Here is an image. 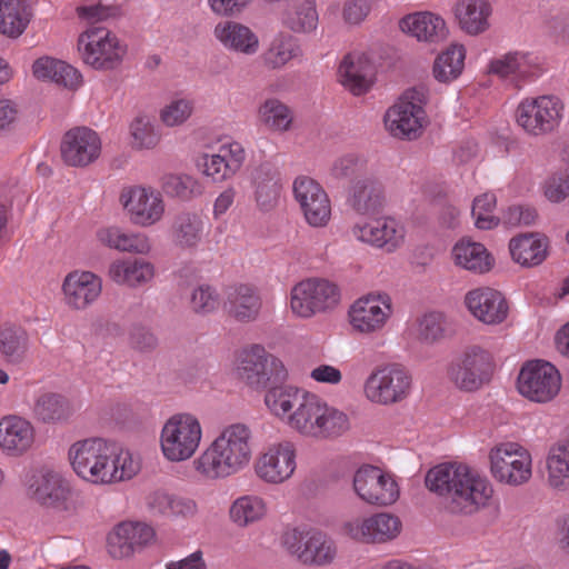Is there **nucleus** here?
Segmentation results:
<instances>
[{
    "label": "nucleus",
    "mask_w": 569,
    "mask_h": 569,
    "mask_svg": "<svg viewBox=\"0 0 569 569\" xmlns=\"http://www.w3.org/2000/svg\"><path fill=\"white\" fill-rule=\"evenodd\" d=\"M68 460L76 476L93 486L129 481L141 470L138 455L100 437L73 442L68 450Z\"/></svg>",
    "instance_id": "1"
},
{
    "label": "nucleus",
    "mask_w": 569,
    "mask_h": 569,
    "mask_svg": "<svg viewBox=\"0 0 569 569\" xmlns=\"http://www.w3.org/2000/svg\"><path fill=\"white\" fill-rule=\"evenodd\" d=\"M426 487L447 499L451 513L472 516L495 503V487L490 479L466 463H440L425 478Z\"/></svg>",
    "instance_id": "2"
},
{
    "label": "nucleus",
    "mask_w": 569,
    "mask_h": 569,
    "mask_svg": "<svg viewBox=\"0 0 569 569\" xmlns=\"http://www.w3.org/2000/svg\"><path fill=\"white\" fill-rule=\"evenodd\" d=\"M252 457L251 429L241 422L230 423L192 459V470L206 481L224 480L244 470Z\"/></svg>",
    "instance_id": "3"
},
{
    "label": "nucleus",
    "mask_w": 569,
    "mask_h": 569,
    "mask_svg": "<svg viewBox=\"0 0 569 569\" xmlns=\"http://www.w3.org/2000/svg\"><path fill=\"white\" fill-rule=\"evenodd\" d=\"M76 49L84 66L100 72L119 69L129 52L126 40L101 26H91L82 30L78 34Z\"/></svg>",
    "instance_id": "4"
},
{
    "label": "nucleus",
    "mask_w": 569,
    "mask_h": 569,
    "mask_svg": "<svg viewBox=\"0 0 569 569\" xmlns=\"http://www.w3.org/2000/svg\"><path fill=\"white\" fill-rule=\"evenodd\" d=\"M566 117V102L556 93L523 97L517 104L513 119L527 136L540 138L559 130Z\"/></svg>",
    "instance_id": "5"
},
{
    "label": "nucleus",
    "mask_w": 569,
    "mask_h": 569,
    "mask_svg": "<svg viewBox=\"0 0 569 569\" xmlns=\"http://www.w3.org/2000/svg\"><path fill=\"white\" fill-rule=\"evenodd\" d=\"M498 367L496 352L485 345L466 346L448 365L447 378L460 391L475 392L488 385Z\"/></svg>",
    "instance_id": "6"
},
{
    "label": "nucleus",
    "mask_w": 569,
    "mask_h": 569,
    "mask_svg": "<svg viewBox=\"0 0 569 569\" xmlns=\"http://www.w3.org/2000/svg\"><path fill=\"white\" fill-rule=\"evenodd\" d=\"M203 438L200 419L192 412L171 415L159 432V448L162 458L170 463L189 461L198 452Z\"/></svg>",
    "instance_id": "7"
},
{
    "label": "nucleus",
    "mask_w": 569,
    "mask_h": 569,
    "mask_svg": "<svg viewBox=\"0 0 569 569\" xmlns=\"http://www.w3.org/2000/svg\"><path fill=\"white\" fill-rule=\"evenodd\" d=\"M280 545L291 558L305 566H329L338 553L331 537L306 525L287 527L280 536Z\"/></svg>",
    "instance_id": "8"
},
{
    "label": "nucleus",
    "mask_w": 569,
    "mask_h": 569,
    "mask_svg": "<svg viewBox=\"0 0 569 569\" xmlns=\"http://www.w3.org/2000/svg\"><path fill=\"white\" fill-rule=\"evenodd\" d=\"M488 470L499 485L521 487L532 478V456L517 441H502L488 451Z\"/></svg>",
    "instance_id": "9"
},
{
    "label": "nucleus",
    "mask_w": 569,
    "mask_h": 569,
    "mask_svg": "<svg viewBox=\"0 0 569 569\" xmlns=\"http://www.w3.org/2000/svg\"><path fill=\"white\" fill-rule=\"evenodd\" d=\"M413 377L408 368L389 363L375 368L363 382L365 398L377 406H393L406 401L413 391Z\"/></svg>",
    "instance_id": "10"
},
{
    "label": "nucleus",
    "mask_w": 569,
    "mask_h": 569,
    "mask_svg": "<svg viewBox=\"0 0 569 569\" xmlns=\"http://www.w3.org/2000/svg\"><path fill=\"white\" fill-rule=\"evenodd\" d=\"M349 429L348 416L315 393L309 397L307 405L297 416L296 423L291 428L293 432L312 439L336 438Z\"/></svg>",
    "instance_id": "11"
},
{
    "label": "nucleus",
    "mask_w": 569,
    "mask_h": 569,
    "mask_svg": "<svg viewBox=\"0 0 569 569\" xmlns=\"http://www.w3.org/2000/svg\"><path fill=\"white\" fill-rule=\"evenodd\" d=\"M546 72L543 57L531 50H510L491 58L487 73L509 86L521 89L537 81Z\"/></svg>",
    "instance_id": "12"
},
{
    "label": "nucleus",
    "mask_w": 569,
    "mask_h": 569,
    "mask_svg": "<svg viewBox=\"0 0 569 569\" xmlns=\"http://www.w3.org/2000/svg\"><path fill=\"white\" fill-rule=\"evenodd\" d=\"M426 103L427 90L425 88H411L405 91L385 114L388 132L399 139L418 138L427 124Z\"/></svg>",
    "instance_id": "13"
},
{
    "label": "nucleus",
    "mask_w": 569,
    "mask_h": 569,
    "mask_svg": "<svg viewBox=\"0 0 569 569\" xmlns=\"http://www.w3.org/2000/svg\"><path fill=\"white\" fill-rule=\"evenodd\" d=\"M339 301L340 291L333 282L322 278H308L290 289L288 307L296 318L311 319L332 310Z\"/></svg>",
    "instance_id": "14"
},
{
    "label": "nucleus",
    "mask_w": 569,
    "mask_h": 569,
    "mask_svg": "<svg viewBox=\"0 0 569 569\" xmlns=\"http://www.w3.org/2000/svg\"><path fill=\"white\" fill-rule=\"evenodd\" d=\"M298 450L293 441L281 439L264 446L253 462L256 478L268 486L288 482L298 467Z\"/></svg>",
    "instance_id": "15"
},
{
    "label": "nucleus",
    "mask_w": 569,
    "mask_h": 569,
    "mask_svg": "<svg viewBox=\"0 0 569 569\" xmlns=\"http://www.w3.org/2000/svg\"><path fill=\"white\" fill-rule=\"evenodd\" d=\"M23 486L29 498L39 505L64 511H73L71 486L63 475L50 467L41 466L26 473Z\"/></svg>",
    "instance_id": "16"
},
{
    "label": "nucleus",
    "mask_w": 569,
    "mask_h": 569,
    "mask_svg": "<svg viewBox=\"0 0 569 569\" xmlns=\"http://www.w3.org/2000/svg\"><path fill=\"white\" fill-rule=\"evenodd\" d=\"M246 161L243 146L230 138H219L216 147L199 154L196 166L200 173L212 182L221 183L231 180Z\"/></svg>",
    "instance_id": "17"
},
{
    "label": "nucleus",
    "mask_w": 569,
    "mask_h": 569,
    "mask_svg": "<svg viewBox=\"0 0 569 569\" xmlns=\"http://www.w3.org/2000/svg\"><path fill=\"white\" fill-rule=\"evenodd\" d=\"M236 371L256 389L266 388L269 382L283 380L287 376L283 362L260 345H251L237 353Z\"/></svg>",
    "instance_id": "18"
},
{
    "label": "nucleus",
    "mask_w": 569,
    "mask_h": 569,
    "mask_svg": "<svg viewBox=\"0 0 569 569\" xmlns=\"http://www.w3.org/2000/svg\"><path fill=\"white\" fill-rule=\"evenodd\" d=\"M401 531L402 522L400 518L386 511L351 517L341 526L343 536L355 542L365 545L389 543L396 540Z\"/></svg>",
    "instance_id": "19"
},
{
    "label": "nucleus",
    "mask_w": 569,
    "mask_h": 569,
    "mask_svg": "<svg viewBox=\"0 0 569 569\" xmlns=\"http://www.w3.org/2000/svg\"><path fill=\"white\" fill-rule=\"evenodd\" d=\"M395 312L392 298L386 292H369L356 299L349 307L348 321L360 335L381 332Z\"/></svg>",
    "instance_id": "20"
},
{
    "label": "nucleus",
    "mask_w": 569,
    "mask_h": 569,
    "mask_svg": "<svg viewBox=\"0 0 569 569\" xmlns=\"http://www.w3.org/2000/svg\"><path fill=\"white\" fill-rule=\"evenodd\" d=\"M561 375L550 362L543 360L527 361L520 369L517 389L526 399L546 403L560 391Z\"/></svg>",
    "instance_id": "21"
},
{
    "label": "nucleus",
    "mask_w": 569,
    "mask_h": 569,
    "mask_svg": "<svg viewBox=\"0 0 569 569\" xmlns=\"http://www.w3.org/2000/svg\"><path fill=\"white\" fill-rule=\"evenodd\" d=\"M119 201L130 221L142 228L159 223L166 213L161 192L150 186H127L122 188Z\"/></svg>",
    "instance_id": "22"
},
{
    "label": "nucleus",
    "mask_w": 569,
    "mask_h": 569,
    "mask_svg": "<svg viewBox=\"0 0 569 569\" xmlns=\"http://www.w3.org/2000/svg\"><path fill=\"white\" fill-rule=\"evenodd\" d=\"M292 191L308 226L325 228L329 224L332 216L331 200L318 181L299 176L293 181Z\"/></svg>",
    "instance_id": "23"
},
{
    "label": "nucleus",
    "mask_w": 569,
    "mask_h": 569,
    "mask_svg": "<svg viewBox=\"0 0 569 569\" xmlns=\"http://www.w3.org/2000/svg\"><path fill=\"white\" fill-rule=\"evenodd\" d=\"M352 486L362 501L373 506H390L400 495L395 477L373 466L359 468L355 472Z\"/></svg>",
    "instance_id": "24"
},
{
    "label": "nucleus",
    "mask_w": 569,
    "mask_h": 569,
    "mask_svg": "<svg viewBox=\"0 0 569 569\" xmlns=\"http://www.w3.org/2000/svg\"><path fill=\"white\" fill-rule=\"evenodd\" d=\"M103 281L100 276L77 269L68 272L61 283L62 301L71 311H84L101 297Z\"/></svg>",
    "instance_id": "25"
},
{
    "label": "nucleus",
    "mask_w": 569,
    "mask_h": 569,
    "mask_svg": "<svg viewBox=\"0 0 569 569\" xmlns=\"http://www.w3.org/2000/svg\"><path fill=\"white\" fill-rule=\"evenodd\" d=\"M154 529L139 521H123L117 525L107 537V551L113 559H126L152 545Z\"/></svg>",
    "instance_id": "26"
},
{
    "label": "nucleus",
    "mask_w": 569,
    "mask_h": 569,
    "mask_svg": "<svg viewBox=\"0 0 569 569\" xmlns=\"http://www.w3.org/2000/svg\"><path fill=\"white\" fill-rule=\"evenodd\" d=\"M102 142L99 134L88 127L68 130L61 141L63 161L72 167H86L101 154Z\"/></svg>",
    "instance_id": "27"
},
{
    "label": "nucleus",
    "mask_w": 569,
    "mask_h": 569,
    "mask_svg": "<svg viewBox=\"0 0 569 569\" xmlns=\"http://www.w3.org/2000/svg\"><path fill=\"white\" fill-rule=\"evenodd\" d=\"M463 302L475 319L488 326L502 323L509 315V305L505 296L490 287L468 291Z\"/></svg>",
    "instance_id": "28"
},
{
    "label": "nucleus",
    "mask_w": 569,
    "mask_h": 569,
    "mask_svg": "<svg viewBox=\"0 0 569 569\" xmlns=\"http://www.w3.org/2000/svg\"><path fill=\"white\" fill-rule=\"evenodd\" d=\"M398 28L403 34L428 44L443 41L449 33L445 18L429 10L405 14L399 19Z\"/></svg>",
    "instance_id": "29"
},
{
    "label": "nucleus",
    "mask_w": 569,
    "mask_h": 569,
    "mask_svg": "<svg viewBox=\"0 0 569 569\" xmlns=\"http://www.w3.org/2000/svg\"><path fill=\"white\" fill-rule=\"evenodd\" d=\"M338 81L353 96L367 93L375 81L373 67L369 57L362 51L345 54L338 66Z\"/></svg>",
    "instance_id": "30"
},
{
    "label": "nucleus",
    "mask_w": 569,
    "mask_h": 569,
    "mask_svg": "<svg viewBox=\"0 0 569 569\" xmlns=\"http://www.w3.org/2000/svg\"><path fill=\"white\" fill-rule=\"evenodd\" d=\"M451 11L458 28L469 37L491 29L495 11L491 0H456Z\"/></svg>",
    "instance_id": "31"
},
{
    "label": "nucleus",
    "mask_w": 569,
    "mask_h": 569,
    "mask_svg": "<svg viewBox=\"0 0 569 569\" xmlns=\"http://www.w3.org/2000/svg\"><path fill=\"white\" fill-rule=\"evenodd\" d=\"M311 395V392L293 386H280L268 390L264 403L271 415L291 430L297 416L300 415Z\"/></svg>",
    "instance_id": "32"
},
{
    "label": "nucleus",
    "mask_w": 569,
    "mask_h": 569,
    "mask_svg": "<svg viewBox=\"0 0 569 569\" xmlns=\"http://www.w3.org/2000/svg\"><path fill=\"white\" fill-rule=\"evenodd\" d=\"M36 428L26 418L10 415L0 419V449L12 457H21L36 443Z\"/></svg>",
    "instance_id": "33"
},
{
    "label": "nucleus",
    "mask_w": 569,
    "mask_h": 569,
    "mask_svg": "<svg viewBox=\"0 0 569 569\" xmlns=\"http://www.w3.org/2000/svg\"><path fill=\"white\" fill-rule=\"evenodd\" d=\"M223 309L238 322H253L260 317L262 298L254 286L238 283L227 291Z\"/></svg>",
    "instance_id": "34"
},
{
    "label": "nucleus",
    "mask_w": 569,
    "mask_h": 569,
    "mask_svg": "<svg viewBox=\"0 0 569 569\" xmlns=\"http://www.w3.org/2000/svg\"><path fill=\"white\" fill-rule=\"evenodd\" d=\"M214 39L228 51L243 56H254L259 51L258 34L247 24L234 20H223L213 28Z\"/></svg>",
    "instance_id": "35"
},
{
    "label": "nucleus",
    "mask_w": 569,
    "mask_h": 569,
    "mask_svg": "<svg viewBox=\"0 0 569 569\" xmlns=\"http://www.w3.org/2000/svg\"><path fill=\"white\" fill-rule=\"evenodd\" d=\"M154 276V264L142 258H119L108 268V277L111 281L131 289L150 284Z\"/></svg>",
    "instance_id": "36"
},
{
    "label": "nucleus",
    "mask_w": 569,
    "mask_h": 569,
    "mask_svg": "<svg viewBox=\"0 0 569 569\" xmlns=\"http://www.w3.org/2000/svg\"><path fill=\"white\" fill-rule=\"evenodd\" d=\"M453 264L473 274H485L495 267V258L480 242L461 238L451 248Z\"/></svg>",
    "instance_id": "37"
},
{
    "label": "nucleus",
    "mask_w": 569,
    "mask_h": 569,
    "mask_svg": "<svg viewBox=\"0 0 569 569\" xmlns=\"http://www.w3.org/2000/svg\"><path fill=\"white\" fill-rule=\"evenodd\" d=\"M549 241L539 233H523L509 241L511 259L525 268L541 264L548 257Z\"/></svg>",
    "instance_id": "38"
},
{
    "label": "nucleus",
    "mask_w": 569,
    "mask_h": 569,
    "mask_svg": "<svg viewBox=\"0 0 569 569\" xmlns=\"http://www.w3.org/2000/svg\"><path fill=\"white\" fill-rule=\"evenodd\" d=\"M97 240L113 250L134 254H148L151 251V242L142 232L126 231L111 226L100 228L97 231Z\"/></svg>",
    "instance_id": "39"
},
{
    "label": "nucleus",
    "mask_w": 569,
    "mask_h": 569,
    "mask_svg": "<svg viewBox=\"0 0 569 569\" xmlns=\"http://www.w3.org/2000/svg\"><path fill=\"white\" fill-rule=\"evenodd\" d=\"M32 73L38 80L52 81L70 89L82 83V74L77 68L49 56L40 57L33 62Z\"/></svg>",
    "instance_id": "40"
},
{
    "label": "nucleus",
    "mask_w": 569,
    "mask_h": 569,
    "mask_svg": "<svg viewBox=\"0 0 569 569\" xmlns=\"http://www.w3.org/2000/svg\"><path fill=\"white\" fill-rule=\"evenodd\" d=\"M383 201L382 184L372 176H362L350 188L348 202L358 213H373L382 207Z\"/></svg>",
    "instance_id": "41"
},
{
    "label": "nucleus",
    "mask_w": 569,
    "mask_h": 569,
    "mask_svg": "<svg viewBox=\"0 0 569 569\" xmlns=\"http://www.w3.org/2000/svg\"><path fill=\"white\" fill-rule=\"evenodd\" d=\"M267 500L257 493H246L236 498L229 507L230 522L240 529L251 527L268 516Z\"/></svg>",
    "instance_id": "42"
},
{
    "label": "nucleus",
    "mask_w": 569,
    "mask_h": 569,
    "mask_svg": "<svg viewBox=\"0 0 569 569\" xmlns=\"http://www.w3.org/2000/svg\"><path fill=\"white\" fill-rule=\"evenodd\" d=\"M206 226L207 219L202 213L181 212L171 227L172 241L181 249H196L203 239Z\"/></svg>",
    "instance_id": "43"
},
{
    "label": "nucleus",
    "mask_w": 569,
    "mask_h": 569,
    "mask_svg": "<svg viewBox=\"0 0 569 569\" xmlns=\"http://www.w3.org/2000/svg\"><path fill=\"white\" fill-rule=\"evenodd\" d=\"M467 48L459 42L450 43L437 54L432 63L433 78L445 84H449L460 78L465 70Z\"/></svg>",
    "instance_id": "44"
},
{
    "label": "nucleus",
    "mask_w": 569,
    "mask_h": 569,
    "mask_svg": "<svg viewBox=\"0 0 569 569\" xmlns=\"http://www.w3.org/2000/svg\"><path fill=\"white\" fill-rule=\"evenodd\" d=\"M292 109L278 98L263 100L257 109V123L267 131L284 133L293 127Z\"/></svg>",
    "instance_id": "45"
},
{
    "label": "nucleus",
    "mask_w": 569,
    "mask_h": 569,
    "mask_svg": "<svg viewBox=\"0 0 569 569\" xmlns=\"http://www.w3.org/2000/svg\"><path fill=\"white\" fill-rule=\"evenodd\" d=\"M301 57L302 49L299 41L289 33L280 32L273 37L262 53V61L268 69L280 70Z\"/></svg>",
    "instance_id": "46"
},
{
    "label": "nucleus",
    "mask_w": 569,
    "mask_h": 569,
    "mask_svg": "<svg viewBox=\"0 0 569 569\" xmlns=\"http://www.w3.org/2000/svg\"><path fill=\"white\" fill-rule=\"evenodd\" d=\"M282 24L293 33L309 34L317 30L319 17L311 0H299L288 7L281 17Z\"/></svg>",
    "instance_id": "47"
},
{
    "label": "nucleus",
    "mask_w": 569,
    "mask_h": 569,
    "mask_svg": "<svg viewBox=\"0 0 569 569\" xmlns=\"http://www.w3.org/2000/svg\"><path fill=\"white\" fill-rule=\"evenodd\" d=\"M30 18L27 0H0V34L18 38L28 27Z\"/></svg>",
    "instance_id": "48"
},
{
    "label": "nucleus",
    "mask_w": 569,
    "mask_h": 569,
    "mask_svg": "<svg viewBox=\"0 0 569 569\" xmlns=\"http://www.w3.org/2000/svg\"><path fill=\"white\" fill-rule=\"evenodd\" d=\"M547 482L557 491L569 490V443L550 448L547 459Z\"/></svg>",
    "instance_id": "49"
},
{
    "label": "nucleus",
    "mask_w": 569,
    "mask_h": 569,
    "mask_svg": "<svg viewBox=\"0 0 569 569\" xmlns=\"http://www.w3.org/2000/svg\"><path fill=\"white\" fill-rule=\"evenodd\" d=\"M129 146L136 151H149L157 148L161 136L152 118L146 113H138L128 126Z\"/></svg>",
    "instance_id": "50"
},
{
    "label": "nucleus",
    "mask_w": 569,
    "mask_h": 569,
    "mask_svg": "<svg viewBox=\"0 0 569 569\" xmlns=\"http://www.w3.org/2000/svg\"><path fill=\"white\" fill-rule=\"evenodd\" d=\"M33 413L42 422L56 423L69 419L72 415V408L62 396L47 392L37 397Z\"/></svg>",
    "instance_id": "51"
},
{
    "label": "nucleus",
    "mask_w": 569,
    "mask_h": 569,
    "mask_svg": "<svg viewBox=\"0 0 569 569\" xmlns=\"http://www.w3.org/2000/svg\"><path fill=\"white\" fill-rule=\"evenodd\" d=\"M194 112V100L187 96H176L159 110V120L166 128L186 124Z\"/></svg>",
    "instance_id": "52"
},
{
    "label": "nucleus",
    "mask_w": 569,
    "mask_h": 569,
    "mask_svg": "<svg viewBox=\"0 0 569 569\" xmlns=\"http://www.w3.org/2000/svg\"><path fill=\"white\" fill-rule=\"evenodd\" d=\"M162 189L174 198L190 200L200 196L203 191L202 183L198 178L188 173H171L162 179Z\"/></svg>",
    "instance_id": "53"
},
{
    "label": "nucleus",
    "mask_w": 569,
    "mask_h": 569,
    "mask_svg": "<svg viewBox=\"0 0 569 569\" xmlns=\"http://www.w3.org/2000/svg\"><path fill=\"white\" fill-rule=\"evenodd\" d=\"M366 173L367 160L356 152L336 157L328 169V177L332 181H342Z\"/></svg>",
    "instance_id": "54"
},
{
    "label": "nucleus",
    "mask_w": 569,
    "mask_h": 569,
    "mask_svg": "<svg viewBox=\"0 0 569 569\" xmlns=\"http://www.w3.org/2000/svg\"><path fill=\"white\" fill-rule=\"evenodd\" d=\"M407 230L402 222L392 217H380L379 250L387 253L398 251L406 241Z\"/></svg>",
    "instance_id": "55"
},
{
    "label": "nucleus",
    "mask_w": 569,
    "mask_h": 569,
    "mask_svg": "<svg viewBox=\"0 0 569 569\" xmlns=\"http://www.w3.org/2000/svg\"><path fill=\"white\" fill-rule=\"evenodd\" d=\"M28 350V335L20 328H6L0 331V351L8 361L17 363Z\"/></svg>",
    "instance_id": "56"
},
{
    "label": "nucleus",
    "mask_w": 569,
    "mask_h": 569,
    "mask_svg": "<svg viewBox=\"0 0 569 569\" xmlns=\"http://www.w3.org/2000/svg\"><path fill=\"white\" fill-rule=\"evenodd\" d=\"M189 306L196 315H211L220 307V295L217 288L209 283L198 284L191 290Z\"/></svg>",
    "instance_id": "57"
},
{
    "label": "nucleus",
    "mask_w": 569,
    "mask_h": 569,
    "mask_svg": "<svg viewBox=\"0 0 569 569\" xmlns=\"http://www.w3.org/2000/svg\"><path fill=\"white\" fill-rule=\"evenodd\" d=\"M497 198L492 192H485L475 198L471 214L478 229L490 230L498 226L499 218L495 214Z\"/></svg>",
    "instance_id": "58"
},
{
    "label": "nucleus",
    "mask_w": 569,
    "mask_h": 569,
    "mask_svg": "<svg viewBox=\"0 0 569 569\" xmlns=\"http://www.w3.org/2000/svg\"><path fill=\"white\" fill-rule=\"evenodd\" d=\"M150 507L162 515H192L197 505L191 499L178 498L167 492H156L149 502Z\"/></svg>",
    "instance_id": "59"
},
{
    "label": "nucleus",
    "mask_w": 569,
    "mask_h": 569,
    "mask_svg": "<svg viewBox=\"0 0 569 569\" xmlns=\"http://www.w3.org/2000/svg\"><path fill=\"white\" fill-rule=\"evenodd\" d=\"M445 316L441 312L422 315L416 323L415 335L423 343H435L445 335Z\"/></svg>",
    "instance_id": "60"
},
{
    "label": "nucleus",
    "mask_w": 569,
    "mask_h": 569,
    "mask_svg": "<svg viewBox=\"0 0 569 569\" xmlns=\"http://www.w3.org/2000/svg\"><path fill=\"white\" fill-rule=\"evenodd\" d=\"M379 0H346L341 8V20L349 28H358L367 21Z\"/></svg>",
    "instance_id": "61"
},
{
    "label": "nucleus",
    "mask_w": 569,
    "mask_h": 569,
    "mask_svg": "<svg viewBox=\"0 0 569 569\" xmlns=\"http://www.w3.org/2000/svg\"><path fill=\"white\" fill-rule=\"evenodd\" d=\"M379 227L380 218L359 220L351 226L350 234L356 241L379 249Z\"/></svg>",
    "instance_id": "62"
},
{
    "label": "nucleus",
    "mask_w": 569,
    "mask_h": 569,
    "mask_svg": "<svg viewBox=\"0 0 569 569\" xmlns=\"http://www.w3.org/2000/svg\"><path fill=\"white\" fill-rule=\"evenodd\" d=\"M543 196L551 203H560L569 197V174L555 173L542 187Z\"/></svg>",
    "instance_id": "63"
},
{
    "label": "nucleus",
    "mask_w": 569,
    "mask_h": 569,
    "mask_svg": "<svg viewBox=\"0 0 569 569\" xmlns=\"http://www.w3.org/2000/svg\"><path fill=\"white\" fill-rule=\"evenodd\" d=\"M280 194L281 184L272 178H268L257 184L256 200L263 210L273 208L278 203Z\"/></svg>",
    "instance_id": "64"
}]
</instances>
